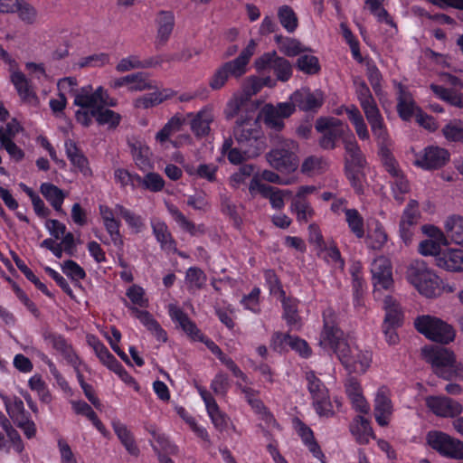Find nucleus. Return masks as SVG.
<instances>
[{"label": "nucleus", "instance_id": "obj_1", "mask_svg": "<svg viewBox=\"0 0 463 463\" xmlns=\"http://www.w3.org/2000/svg\"><path fill=\"white\" fill-rule=\"evenodd\" d=\"M323 317L324 336L320 340V346L335 354L348 372L365 373L372 361L370 352L363 351L356 345L348 342L338 326V317L334 309L328 307L324 310Z\"/></svg>", "mask_w": 463, "mask_h": 463}, {"label": "nucleus", "instance_id": "obj_2", "mask_svg": "<svg viewBox=\"0 0 463 463\" xmlns=\"http://www.w3.org/2000/svg\"><path fill=\"white\" fill-rule=\"evenodd\" d=\"M232 133L238 146L249 156H258L264 149L260 116L254 111L241 113L235 121Z\"/></svg>", "mask_w": 463, "mask_h": 463}, {"label": "nucleus", "instance_id": "obj_3", "mask_svg": "<svg viewBox=\"0 0 463 463\" xmlns=\"http://www.w3.org/2000/svg\"><path fill=\"white\" fill-rule=\"evenodd\" d=\"M406 279L420 294L429 298L440 296L444 288L439 277L421 260L410 262L406 269Z\"/></svg>", "mask_w": 463, "mask_h": 463}, {"label": "nucleus", "instance_id": "obj_4", "mask_svg": "<svg viewBox=\"0 0 463 463\" xmlns=\"http://www.w3.org/2000/svg\"><path fill=\"white\" fill-rule=\"evenodd\" d=\"M272 149L266 155L269 165L281 172L295 171L298 165L296 150L298 145L292 139L284 138L280 134L269 133Z\"/></svg>", "mask_w": 463, "mask_h": 463}, {"label": "nucleus", "instance_id": "obj_5", "mask_svg": "<svg viewBox=\"0 0 463 463\" xmlns=\"http://www.w3.org/2000/svg\"><path fill=\"white\" fill-rule=\"evenodd\" d=\"M425 360L431 364L434 373L444 379H451L458 370L453 352L442 346L422 348Z\"/></svg>", "mask_w": 463, "mask_h": 463}, {"label": "nucleus", "instance_id": "obj_6", "mask_svg": "<svg viewBox=\"0 0 463 463\" xmlns=\"http://www.w3.org/2000/svg\"><path fill=\"white\" fill-rule=\"evenodd\" d=\"M414 326L420 334L435 342L449 344L455 338V330L450 325L431 316L418 317Z\"/></svg>", "mask_w": 463, "mask_h": 463}, {"label": "nucleus", "instance_id": "obj_7", "mask_svg": "<svg viewBox=\"0 0 463 463\" xmlns=\"http://www.w3.org/2000/svg\"><path fill=\"white\" fill-rule=\"evenodd\" d=\"M254 66L258 71L271 69L276 80L281 82L288 81L293 74L292 63L285 57L279 56L276 51L265 52L258 57Z\"/></svg>", "mask_w": 463, "mask_h": 463}, {"label": "nucleus", "instance_id": "obj_8", "mask_svg": "<svg viewBox=\"0 0 463 463\" xmlns=\"http://www.w3.org/2000/svg\"><path fill=\"white\" fill-rule=\"evenodd\" d=\"M427 443L440 455L455 459H463V442L449 434L439 431H429Z\"/></svg>", "mask_w": 463, "mask_h": 463}, {"label": "nucleus", "instance_id": "obj_9", "mask_svg": "<svg viewBox=\"0 0 463 463\" xmlns=\"http://www.w3.org/2000/svg\"><path fill=\"white\" fill-rule=\"evenodd\" d=\"M291 115L293 107L286 102H279L276 105L267 103L260 110L263 122L272 134H279L285 128L284 120Z\"/></svg>", "mask_w": 463, "mask_h": 463}, {"label": "nucleus", "instance_id": "obj_10", "mask_svg": "<svg viewBox=\"0 0 463 463\" xmlns=\"http://www.w3.org/2000/svg\"><path fill=\"white\" fill-rule=\"evenodd\" d=\"M169 315L193 340L204 343L217 357H220L223 354L221 348L213 341L205 339L204 335L197 328L196 325L182 309L171 305L169 307Z\"/></svg>", "mask_w": 463, "mask_h": 463}, {"label": "nucleus", "instance_id": "obj_11", "mask_svg": "<svg viewBox=\"0 0 463 463\" xmlns=\"http://www.w3.org/2000/svg\"><path fill=\"white\" fill-rule=\"evenodd\" d=\"M75 118L76 120L84 127H89L92 123V118H94L99 125H108L109 128H115L121 119L118 113L108 108L98 106L77 110Z\"/></svg>", "mask_w": 463, "mask_h": 463}, {"label": "nucleus", "instance_id": "obj_12", "mask_svg": "<svg viewBox=\"0 0 463 463\" xmlns=\"http://www.w3.org/2000/svg\"><path fill=\"white\" fill-rule=\"evenodd\" d=\"M373 283V295L379 298L381 289H390L393 285L391 262L385 257L376 258L371 265Z\"/></svg>", "mask_w": 463, "mask_h": 463}, {"label": "nucleus", "instance_id": "obj_13", "mask_svg": "<svg viewBox=\"0 0 463 463\" xmlns=\"http://www.w3.org/2000/svg\"><path fill=\"white\" fill-rule=\"evenodd\" d=\"M4 402L9 417L13 420L14 424L24 430L27 438H32L35 435V425L30 420L29 413L25 411L22 400L15 398L13 402L8 398L4 397Z\"/></svg>", "mask_w": 463, "mask_h": 463}, {"label": "nucleus", "instance_id": "obj_14", "mask_svg": "<svg viewBox=\"0 0 463 463\" xmlns=\"http://www.w3.org/2000/svg\"><path fill=\"white\" fill-rule=\"evenodd\" d=\"M343 133L341 121L335 118H320V147L333 149Z\"/></svg>", "mask_w": 463, "mask_h": 463}, {"label": "nucleus", "instance_id": "obj_15", "mask_svg": "<svg viewBox=\"0 0 463 463\" xmlns=\"http://www.w3.org/2000/svg\"><path fill=\"white\" fill-rule=\"evenodd\" d=\"M364 113L371 127V130L380 146V148L383 146H388L391 144V140L383 118L378 107L376 106L366 109Z\"/></svg>", "mask_w": 463, "mask_h": 463}, {"label": "nucleus", "instance_id": "obj_16", "mask_svg": "<svg viewBox=\"0 0 463 463\" xmlns=\"http://www.w3.org/2000/svg\"><path fill=\"white\" fill-rule=\"evenodd\" d=\"M449 159V152L439 146H428L417 156L416 164L425 169L442 167Z\"/></svg>", "mask_w": 463, "mask_h": 463}, {"label": "nucleus", "instance_id": "obj_17", "mask_svg": "<svg viewBox=\"0 0 463 463\" xmlns=\"http://www.w3.org/2000/svg\"><path fill=\"white\" fill-rule=\"evenodd\" d=\"M430 410L440 417H456L462 412V405L455 400L448 397H429L426 400Z\"/></svg>", "mask_w": 463, "mask_h": 463}, {"label": "nucleus", "instance_id": "obj_18", "mask_svg": "<svg viewBox=\"0 0 463 463\" xmlns=\"http://www.w3.org/2000/svg\"><path fill=\"white\" fill-rule=\"evenodd\" d=\"M285 102L293 107V114L297 108L302 111L309 112L315 110L318 106L317 96L308 88L297 90L289 96L288 100Z\"/></svg>", "mask_w": 463, "mask_h": 463}, {"label": "nucleus", "instance_id": "obj_19", "mask_svg": "<svg viewBox=\"0 0 463 463\" xmlns=\"http://www.w3.org/2000/svg\"><path fill=\"white\" fill-rule=\"evenodd\" d=\"M345 388V393L352 403L353 408L362 413H368L370 406L363 394V389L359 381L351 376L346 379Z\"/></svg>", "mask_w": 463, "mask_h": 463}, {"label": "nucleus", "instance_id": "obj_20", "mask_svg": "<svg viewBox=\"0 0 463 463\" xmlns=\"http://www.w3.org/2000/svg\"><path fill=\"white\" fill-rule=\"evenodd\" d=\"M43 338L48 344L52 345L71 365L77 368L80 364L79 358L63 336L50 331H44Z\"/></svg>", "mask_w": 463, "mask_h": 463}, {"label": "nucleus", "instance_id": "obj_21", "mask_svg": "<svg viewBox=\"0 0 463 463\" xmlns=\"http://www.w3.org/2000/svg\"><path fill=\"white\" fill-rule=\"evenodd\" d=\"M392 414V401L387 393L386 389L381 388L378 390L374 400L375 420L380 426L386 427L389 424Z\"/></svg>", "mask_w": 463, "mask_h": 463}, {"label": "nucleus", "instance_id": "obj_22", "mask_svg": "<svg viewBox=\"0 0 463 463\" xmlns=\"http://www.w3.org/2000/svg\"><path fill=\"white\" fill-rule=\"evenodd\" d=\"M249 191L252 195L259 193L264 198L269 199L271 206L275 209H281L284 207L285 201L279 193V188L263 184L256 177L251 179Z\"/></svg>", "mask_w": 463, "mask_h": 463}, {"label": "nucleus", "instance_id": "obj_23", "mask_svg": "<svg viewBox=\"0 0 463 463\" xmlns=\"http://www.w3.org/2000/svg\"><path fill=\"white\" fill-rule=\"evenodd\" d=\"M396 88L398 90L397 112L402 119L408 121L420 109L416 107L407 87L403 86L402 83H396Z\"/></svg>", "mask_w": 463, "mask_h": 463}, {"label": "nucleus", "instance_id": "obj_24", "mask_svg": "<svg viewBox=\"0 0 463 463\" xmlns=\"http://www.w3.org/2000/svg\"><path fill=\"white\" fill-rule=\"evenodd\" d=\"M107 91L102 88L99 87L95 91H92L90 85L82 87L80 90L75 91L74 105L79 106L80 109H87L93 107H97L99 101H104L102 97Z\"/></svg>", "mask_w": 463, "mask_h": 463}, {"label": "nucleus", "instance_id": "obj_25", "mask_svg": "<svg viewBox=\"0 0 463 463\" xmlns=\"http://www.w3.org/2000/svg\"><path fill=\"white\" fill-rule=\"evenodd\" d=\"M436 265L448 271H463V250L447 249L436 260Z\"/></svg>", "mask_w": 463, "mask_h": 463}, {"label": "nucleus", "instance_id": "obj_26", "mask_svg": "<svg viewBox=\"0 0 463 463\" xmlns=\"http://www.w3.org/2000/svg\"><path fill=\"white\" fill-rule=\"evenodd\" d=\"M345 170L364 168L365 157L354 137L345 140Z\"/></svg>", "mask_w": 463, "mask_h": 463}, {"label": "nucleus", "instance_id": "obj_27", "mask_svg": "<svg viewBox=\"0 0 463 463\" xmlns=\"http://www.w3.org/2000/svg\"><path fill=\"white\" fill-rule=\"evenodd\" d=\"M158 30L156 37V48L165 44L168 41L175 24V18L172 12L161 11L157 19Z\"/></svg>", "mask_w": 463, "mask_h": 463}, {"label": "nucleus", "instance_id": "obj_28", "mask_svg": "<svg viewBox=\"0 0 463 463\" xmlns=\"http://www.w3.org/2000/svg\"><path fill=\"white\" fill-rule=\"evenodd\" d=\"M230 76L240 78L242 74L230 61H227L215 71L209 80V86L214 90H220L224 86Z\"/></svg>", "mask_w": 463, "mask_h": 463}, {"label": "nucleus", "instance_id": "obj_29", "mask_svg": "<svg viewBox=\"0 0 463 463\" xmlns=\"http://www.w3.org/2000/svg\"><path fill=\"white\" fill-rule=\"evenodd\" d=\"M65 150L67 157L74 166L85 175L90 173L87 157L73 140L68 139L65 141Z\"/></svg>", "mask_w": 463, "mask_h": 463}, {"label": "nucleus", "instance_id": "obj_30", "mask_svg": "<svg viewBox=\"0 0 463 463\" xmlns=\"http://www.w3.org/2000/svg\"><path fill=\"white\" fill-rule=\"evenodd\" d=\"M383 308L385 311L383 323L393 326H401L403 319V314L399 302L392 296H385L383 298Z\"/></svg>", "mask_w": 463, "mask_h": 463}, {"label": "nucleus", "instance_id": "obj_31", "mask_svg": "<svg viewBox=\"0 0 463 463\" xmlns=\"http://www.w3.org/2000/svg\"><path fill=\"white\" fill-rule=\"evenodd\" d=\"M274 40L279 46V52L288 57H295L307 51V48L295 38L277 34Z\"/></svg>", "mask_w": 463, "mask_h": 463}, {"label": "nucleus", "instance_id": "obj_32", "mask_svg": "<svg viewBox=\"0 0 463 463\" xmlns=\"http://www.w3.org/2000/svg\"><path fill=\"white\" fill-rule=\"evenodd\" d=\"M433 93L441 100L449 103L451 106L462 109L463 108V93L455 89H449L437 84L430 86Z\"/></svg>", "mask_w": 463, "mask_h": 463}, {"label": "nucleus", "instance_id": "obj_33", "mask_svg": "<svg viewBox=\"0 0 463 463\" xmlns=\"http://www.w3.org/2000/svg\"><path fill=\"white\" fill-rule=\"evenodd\" d=\"M40 191L55 211L64 213L61 205L65 198V194L61 189L51 183H43L41 184Z\"/></svg>", "mask_w": 463, "mask_h": 463}, {"label": "nucleus", "instance_id": "obj_34", "mask_svg": "<svg viewBox=\"0 0 463 463\" xmlns=\"http://www.w3.org/2000/svg\"><path fill=\"white\" fill-rule=\"evenodd\" d=\"M351 431L356 440L361 444H367L370 439H373V431L370 421L363 416H357L351 425Z\"/></svg>", "mask_w": 463, "mask_h": 463}, {"label": "nucleus", "instance_id": "obj_35", "mask_svg": "<svg viewBox=\"0 0 463 463\" xmlns=\"http://www.w3.org/2000/svg\"><path fill=\"white\" fill-rule=\"evenodd\" d=\"M444 228L448 238L456 244L463 246V217L459 215L448 217Z\"/></svg>", "mask_w": 463, "mask_h": 463}, {"label": "nucleus", "instance_id": "obj_36", "mask_svg": "<svg viewBox=\"0 0 463 463\" xmlns=\"http://www.w3.org/2000/svg\"><path fill=\"white\" fill-rule=\"evenodd\" d=\"M175 92L170 90L166 89L162 91H155L152 93L145 94L144 96L138 98L135 101V106L137 108H142V109H149L154 106H156L160 103H162L164 100L173 97Z\"/></svg>", "mask_w": 463, "mask_h": 463}, {"label": "nucleus", "instance_id": "obj_37", "mask_svg": "<svg viewBox=\"0 0 463 463\" xmlns=\"http://www.w3.org/2000/svg\"><path fill=\"white\" fill-rule=\"evenodd\" d=\"M112 426L115 433L118 438L120 439L121 443L124 445L126 449L134 456H137L139 453V449L136 445L135 439L124 423L120 421H113Z\"/></svg>", "mask_w": 463, "mask_h": 463}, {"label": "nucleus", "instance_id": "obj_38", "mask_svg": "<svg viewBox=\"0 0 463 463\" xmlns=\"http://www.w3.org/2000/svg\"><path fill=\"white\" fill-rule=\"evenodd\" d=\"M354 84L355 87V93L363 111L377 106L376 101L364 80L360 78H354Z\"/></svg>", "mask_w": 463, "mask_h": 463}, {"label": "nucleus", "instance_id": "obj_39", "mask_svg": "<svg viewBox=\"0 0 463 463\" xmlns=\"http://www.w3.org/2000/svg\"><path fill=\"white\" fill-rule=\"evenodd\" d=\"M320 252L324 253V260L330 264L335 270H343L345 262L341 258L339 250L334 243L327 245L320 241Z\"/></svg>", "mask_w": 463, "mask_h": 463}, {"label": "nucleus", "instance_id": "obj_40", "mask_svg": "<svg viewBox=\"0 0 463 463\" xmlns=\"http://www.w3.org/2000/svg\"><path fill=\"white\" fill-rule=\"evenodd\" d=\"M213 121V116L211 112L207 110H202L196 114V116L191 121L192 131L197 137H203L209 133L210 123Z\"/></svg>", "mask_w": 463, "mask_h": 463}, {"label": "nucleus", "instance_id": "obj_41", "mask_svg": "<svg viewBox=\"0 0 463 463\" xmlns=\"http://www.w3.org/2000/svg\"><path fill=\"white\" fill-rule=\"evenodd\" d=\"M12 258L19 269V270L26 277L28 280L35 285V287L49 298H52V294L48 290L47 287L40 281L33 272L26 266V264L18 257V255L11 251Z\"/></svg>", "mask_w": 463, "mask_h": 463}, {"label": "nucleus", "instance_id": "obj_42", "mask_svg": "<svg viewBox=\"0 0 463 463\" xmlns=\"http://www.w3.org/2000/svg\"><path fill=\"white\" fill-rule=\"evenodd\" d=\"M11 78L23 100L32 102V100L36 99V96L31 90V86L24 73L20 71L14 72Z\"/></svg>", "mask_w": 463, "mask_h": 463}, {"label": "nucleus", "instance_id": "obj_43", "mask_svg": "<svg viewBox=\"0 0 463 463\" xmlns=\"http://www.w3.org/2000/svg\"><path fill=\"white\" fill-rule=\"evenodd\" d=\"M282 304L284 308L283 317L286 319L288 326L291 330H299L301 325L296 301L284 297L282 298Z\"/></svg>", "mask_w": 463, "mask_h": 463}, {"label": "nucleus", "instance_id": "obj_44", "mask_svg": "<svg viewBox=\"0 0 463 463\" xmlns=\"http://www.w3.org/2000/svg\"><path fill=\"white\" fill-rule=\"evenodd\" d=\"M290 209L297 213L298 220L300 222H307L310 217L315 215V210L307 199L299 196L293 197Z\"/></svg>", "mask_w": 463, "mask_h": 463}, {"label": "nucleus", "instance_id": "obj_45", "mask_svg": "<svg viewBox=\"0 0 463 463\" xmlns=\"http://www.w3.org/2000/svg\"><path fill=\"white\" fill-rule=\"evenodd\" d=\"M293 423L302 441L309 448V450L317 457V442L312 430L307 427L300 419L294 418Z\"/></svg>", "mask_w": 463, "mask_h": 463}, {"label": "nucleus", "instance_id": "obj_46", "mask_svg": "<svg viewBox=\"0 0 463 463\" xmlns=\"http://www.w3.org/2000/svg\"><path fill=\"white\" fill-rule=\"evenodd\" d=\"M256 43L254 40H250L246 48H244L240 55L230 62L237 69L242 75L247 71V65L254 54Z\"/></svg>", "mask_w": 463, "mask_h": 463}, {"label": "nucleus", "instance_id": "obj_47", "mask_svg": "<svg viewBox=\"0 0 463 463\" xmlns=\"http://www.w3.org/2000/svg\"><path fill=\"white\" fill-rule=\"evenodd\" d=\"M169 211L175 222H178L180 226L188 232L191 235H197L199 233L202 234L204 232L203 225L196 226L194 222L188 221L176 207H171L169 208Z\"/></svg>", "mask_w": 463, "mask_h": 463}, {"label": "nucleus", "instance_id": "obj_48", "mask_svg": "<svg viewBox=\"0 0 463 463\" xmlns=\"http://www.w3.org/2000/svg\"><path fill=\"white\" fill-rule=\"evenodd\" d=\"M169 211L175 222H178L180 226L188 232L191 235H197L199 233L202 234L204 232L203 225L196 226L194 222L188 221L176 207H171L169 208Z\"/></svg>", "mask_w": 463, "mask_h": 463}, {"label": "nucleus", "instance_id": "obj_49", "mask_svg": "<svg viewBox=\"0 0 463 463\" xmlns=\"http://www.w3.org/2000/svg\"><path fill=\"white\" fill-rule=\"evenodd\" d=\"M278 16L281 25L288 32L293 33L298 24V17L293 9L288 5H283L279 9Z\"/></svg>", "mask_w": 463, "mask_h": 463}, {"label": "nucleus", "instance_id": "obj_50", "mask_svg": "<svg viewBox=\"0 0 463 463\" xmlns=\"http://www.w3.org/2000/svg\"><path fill=\"white\" fill-rule=\"evenodd\" d=\"M137 319H139L140 322L145 326H146L148 330L153 332L159 341H166L165 331L160 326L157 321L154 319V317L148 311L145 310Z\"/></svg>", "mask_w": 463, "mask_h": 463}, {"label": "nucleus", "instance_id": "obj_51", "mask_svg": "<svg viewBox=\"0 0 463 463\" xmlns=\"http://www.w3.org/2000/svg\"><path fill=\"white\" fill-rule=\"evenodd\" d=\"M346 222L350 230L358 237L362 238L364 235V220L357 210L346 209L345 210Z\"/></svg>", "mask_w": 463, "mask_h": 463}, {"label": "nucleus", "instance_id": "obj_52", "mask_svg": "<svg viewBox=\"0 0 463 463\" xmlns=\"http://www.w3.org/2000/svg\"><path fill=\"white\" fill-rule=\"evenodd\" d=\"M327 392V390L323 392L320 389V417L328 418L334 416L335 413V409H339L341 406V402L337 398H335L333 403Z\"/></svg>", "mask_w": 463, "mask_h": 463}, {"label": "nucleus", "instance_id": "obj_53", "mask_svg": "<svg viewBox=\"0 0 463 463\" xmlns=\"http://www.w3.org/2000/svg\"><path fill=\"white\" fill-rule=\"evenodd\" d=\"M380 155L385 170L392 176V178L403 175L388 146H383L380 148Z\"/></svg>", "mask_w": 463, "mask_h": 463}, {"label": "nucleus", "instance_id": "obj_54", "mask_svg": "<svg viewBox=\"0 0 463 463\" xmlns=\"http://www.w3.org/2000/svg\"><path fill=\"white\" fill-rule=\"evenodd\" d=\"M445 138L452 142H463V122L449 121L442 129Z\"/></svg>", "mask_w": 463, "mask_h": 463}, {"label": "nucleus", "instance_id": "obj_55", "mask_svg": "<svg viewBox=\"0 0 463 463\" xmlns=\"http://www.w3.org/2000/svg\"><path fill=\"white\" fill-rule=\"evenodd\" d=\"M190 290L201 289L206 282V275L198 268H189L185 276Z\"/></svg>", "mask_w": 463, "mask_h": 463}, {"label": "nucleus", "instance_id": "obj_56", "mask_svg": "<svg viewBox=\"0 0 463 463\" xmlns=\"http://www.w3.org/2000/svg\"><path fill=\"white\" fill-rule=\"evenodd\" d=\"M115 211L116 213L119 214L131 228L136 230L137 232H140L144 226L140 216L135 214L120 204H117L115 206Z\"/></svg>", "mask_w": 463, "mask_h": 463}, {"label": "nucleus", "instance_id": "obj_57", "mask_svg": "<svg viewBox=\"0 0 463 463\" xmlns=\"http://www.w3.org/2000/svg\"><path fill=\"white\" fill-rule=\"evenodd\" d=\"M280 335L282 336L281 342L296 350L301 356L308 357L310 355L311 349L305 340L298 337H293L288 334Z\"/></svg>", "mask_w": 463, "mask_h": 463}, {"label": "nucleus", "instance_id": "obj_58", "mask_svg": "<svg viewBox=\"0 0 463 463\" xmlns=\"http://www.w3.org/2000/svg\"><path fill=\"white\" fill-rule=\"evenodd\" d=\"M442 245L443 241L426 239L419 244V252L423 256H433L436 260L439 254L443 253V250H441Z\"/></svg>", "mask_w": 463, "mask_h": 463}, {"label": "nucleus", "instance_id": "obj_59", "mask_svg": "<svg viewBox=\"0 0 463 463\" xmlns=\"http://www.w3.org/2000/svg\"><path fill=\"white\" fill-rule=\"evenodd\" d=\"M387 241V234L380 224L368 232V244L373 250H380Z\"/></svg>", "mask_w": 463, "mask_h": 463}, {"label": "nucleus", "instance_id": "obj_60", "mask_svg": "<svg viewBox=\"0 0 463 463\" xmlns=\"http://www.w3.org/2000/svg\"><path fill=\"white\" fill-rule=\"evenodd\" d=\"M207 412L214 427L219 431H223L227 429L229 419L225 413L220 411L218 404H212V407L207 409Z\"/></svg>", "mask_w": 463, "mask_h": 463}, {"label": "nucleus", "instance_id": "obj_61", "mask_svg": "<svg viewBox=\"0 0 463 463\" xmlns=\"http://www.w3.org/2000/svg\"><path fill=\"white\" fill-rule=\"evenodd\" d=\"M153 232L162 247L170 248L174 243L167 226L164 222L152 223Z\"/></svg>", "mask_w": 463, "mask_h": 463}, {"label": "nucleus", "instance_id": "obj_62", "mask_svg": "<svg viewBox=\"0 0 463 463\" xmlns=\"http://www.w3.org/2000/svg\"><path fill=\"white\" fill-rule=\"evenodd\" d=\"M419 203L416 200H411L402 215L401 222L406 224L416 226L420 218Z\"/></svg>", "mask_w": 463, "mask_h": 463}, {"label": "nucleus", "instance_id": "obj_63", "mask_svg": "<svg viewBox=\"0 0 463 463\" xmlns=\"http://www.w3.org/2000/svg\"><path fill=\"white\" fill-rule=\"evenodd\" d=\"M392 193L394 194V199L402 203L404 201V194H407L410 190L409 182L404 177L403 175L393 178L392 182Z\"/></svg>", "mask_w": 463, "mask_h": 463}, {"label": "nucleus", "instance_id": "obj_64", "mask_svg": "<svg viewBox=\"0 0 463 463\" xmlns=\"http://www.w3.org/2000/svg\"><path fill=\"white\" fill-rule=\"evenodd\" d=\"M297 66L305 73L314 74L318 71V59L315 56L302 55L298 59Z\"/></svg>", "mask_w": 463, "mask_h": 463}]
</instances>
